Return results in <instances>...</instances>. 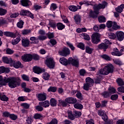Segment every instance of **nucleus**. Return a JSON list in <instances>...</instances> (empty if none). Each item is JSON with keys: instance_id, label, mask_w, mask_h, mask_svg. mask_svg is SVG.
Here are the masks:
<instances>
[{"instance_id": "64", "label": "nucleus", "mask_w": 124, "mask_h": 124, "mask_svg": "<svg viewBox=\"0 0 124 124\" xmlns=\"http://www.w3.org/2000/svg\"><path fill=\"white\" fill-rule=\"evenodd\" d=\"M117 90L120 93H124V86H121L120 87H118V89H117Z\"/></svg>"}, {"instance_id": "2", "label": "nucleus", "mask_w": 124, "mask_h": 124, "mask_svg": "<svg viewBox=\"0 0 124 124\" xmlns=\"http://www.w3.org/2000/svg\"><path fill=\"white\" fill-rule=\"evenodd\" d=\"M60 62L63 65H67V64H72L73 66L78 67L79 66V60L78 59H73L72 57L69 58L68 60L64 57L60 59Z\"/></svg>"}, {"instance_id": "63", "label": "nucleus", "mask_w": 124, "mask_h": 124, "mask_svg": "<svg viewBox=\"0 0 124 124\" xmlns=\"http://www.w3.org/2000/svg\"><path fill=\"white\" fill-rule=\"evenodd\" d=\"M49 42L51 44V45H52V46H54V45H56L57 44V41H56V40L54 39H50Z\"/></svg>"}, {"instance_id": "6", "label": "nucleus", "mask_w": 124, "mask_h": 124, "mask_svg": "<svg viewBox=\"0 0 124 124\" xmlns=\"http://www.w3.org/2000/svg\"><path fill=\"white\" fill-rule=\"evenodd\" d=\"M45 63L49 68L53 69L55 67V61L51 57L46 58Z\"/></svg>"}, {"instance_id": "20", "label": "nucleus", "mask_w": 124, "mask_h": 124, "mask_svg": "<svg viewBox=\"0 0 124 124\" xmlns=\"http://www.w3.org/2000/svg\"><path fill=\"white\" fill-rule=\"evenodd\" d=\"M20 2L22 6L28 7V6H30V3L31 1L29 0H21Z\"/></svg>"}, {"instance_id": "11", "label": "nucleus", "mask_w": 124, "mask_h": 124, "mask_svg": "<svg viewBox=\"0 0 124 124\" xmlns=\"http://www.w3.org/2000/svg\"><path fill=\"white\" fill-rule=\"evenodd\" d=\"M37 97L39 101H44V100H46V98H47L46 93H39Z\"/></svg>"}, {"instance_id": "17", "label": "nucleus", "mask_w": 124, "mask_h": 124, "mask_svg": "<svg viewBox=\"0 0 124 124\" xmlns=\"http://www.w3.org/2000/svg\"><path fill=\"white\" fill-rule=\"evenodd\" d=\"M2 61L5 63H10L11 65L12 62H13V60L11 58H9L6 57L2 58Z\"/></svg>"}, {"instance_id": "10", "label": "nucleus", "mask_w": 124, "mask_h": 124, "mask_svg": "<svg viewBox=\"0 0 124 124\" xmlns=\"http://www.w3.org/2000/svg\"><path fill=\"white\" fill-rule=\"evenodd\" d=\"M108 47H109V45L104 43H101L97 46L98 49L100 50L103 49L104 52H106V50L108 49Z\"/></svg>"}, {"instance_id": "38", "label": "nucleus", "mask_w": 124, "mask_h": 124, "mask_svg": "<svg viewBox=\"0 0 124 124\" xmlns=\"http://www.w3.org/2000/svg\"><path fill=\"white\" fill-rule=\"evenodd\" d=\"M16 26L17 28H19V29H22L23 26H24V21L23 20H21L18 22H17Z\"/></svg>"}, {"instance_id": "49", "label": "nucleus", "mask_w": 124, "mask_h": 124, "mask_svg": "<svg viewBox=\"0 0 124 124\" xmlns=\"http://www.w3.org/2000/svg\"><path fill=\"white\" fill-rule=\"evenodd\" d=\"M49 25L50 26L51 28H52L53 29H56V28H57V24L55 22L50 21Z\"/></svg>"}, {"instance_id": "40", "label": "nucleus", "mask_w": 124, "mask_h": 124, "mask_svg": "<svg viewBox=\"0 0 124 124\" xmlns=\"http://www.w3.org/2000/svg\"><path fill=\"white\" fill-rule=\"evenodd\" d=\"M75 118H80L82 116V113L78 111H75L74 114Z\"/></svg>"}, {"instance_id": "13", "label": "nucleus", "mask_w": 124, "mask_h": 124, "mask_svg": "<svg viewBox=\"0 0 124 124\" xmlns=\"http://www.w3.org/2000/svg\"><path fill=\"white\" fill-rule=\"evenodd\" d=\"M65 101L69 104H74L77 102V100L73 97H68L65 99Z\"/></svg>"}, {"instance_id": "23", "label": "nucleus", "mask_w": 124, "mask_h": 124, "mask_svg": "<svg viewBox=\"0 0 124 124\" xmlns=\"http://www.w3.org/2000/svg\"><path fill=\"white\" fill-rule=\"evenodd\" d=\"M21 41V36L19 35L17 38H16L15 40H13L12 41V44L13 45H16L17 44L20 42Z\"/></svg>"}, {"instance_id": "31", "label": "nucleus", "mask_w": 124, "mask_h": 124, "mask_svg": "<svg viewBox=\"0 0 124 124\" xmlns=\"http://www.w3.org/2000/svg\"><path fill=\"white\" fill-rule=\"evenodd\" d=\"M101 94L104 98H108V97H110V95H111V93L106 91L103 92Z\"/></svg>"}, {"instance_id": "22", "label": "nucleus", "mask_w": 124, "mask_h": 124, "mask_svg": "<svg viewBox=\"0 0 124 124\" xmlns=\"http://www.w3.org/2000/svg\"><path fill=\"white\" fill-rule=\"evenodd\" d=\"M97 15H98V14H95V13H94V11L93 12V10H91L89 13V16L90 18H93V19H95L97 18Z\"/></svg>"}, {"instance_id": "27", "label": "nucleus", "mask_w": 124, "mask_h": 124, "mask_svg": "<svg viewBox=\"0 0 124 124\" xmlns=\"http://www.w3.org/2000/svg\"><path fill=\"white\" fill-rule=\"evenodd\" d=\"M93 48L90 47L89 46H86L85 47V52L87 54H93Z\"/></svg>"}, {"instance_id": "16", "label": "nucleus", "mask_w": 124, "mask_h": 124, "mask_svg": "<svg viewBox=\"0 0 124 124\" xmlns=\"http://www.w3.org/2000/svg\"><path fill=\"white\" fill-rule=\"evenodd\" d=\"M4 35H5V36L12 37V38H15V37H16V34L10 31L4 32Z\"/></svg>"}, {"instance_id": "52", "label": "nucleus", "mask_w": 124, "mask_h": 124, "mask_svg": "<svg viewBox=\"0 0 124 124\" xmlns=\"http://www.w3.org/2000/svg\"><path fill=\"white\" fill-rule=\"evenodd\" d=\"M106 26L108 29L111 28L113 26V22L112 21H108L106 23Z\"/></svg>"}, {"instance_id": "29", "label": "nucleus", "mask_w": 124, "mask_h": 124, "mask_svg": "<svg viewBox=\"0 0 124 124\" xmlns=\"http://www.w3.org/2000/svg\"><path fill=\"white\" fill-rule=\"evenodd\" d=\"M79 3L80 6L83 5V4H86V5H93V2L91 1H84L79 2Z\"/></svg>"}, {"instance_id": "62", "label": "nucleus", "mask_w": 124, "mask_h": 124, "mask_svg": "<svg viewBox=\"0 0 124 124\" xmlns=\"http://www.w3.org/2000/svg\"><path fill=\"white\" fill-rule=\"evenodd\" d=\"M86 124H94V121L93 119L86 120Z\"/></svg>"}, {"instance_id": "3", "label": "nucleus", "mask_w": 124, "mask_h": 124, "mask_svg": "<svg viewBox=\"0 0 124 124\" xmlns=\"http://www.w3.org/2000/svg\"><path fill=\"white\" fill-rule=\"evenodd\" d=\"M114 72V66L112 64L105 66L104 68L100 69L97 73V75H108L110 73Z\"/></svg>"}, {"instance_id": "24", "label": "nucleus", "mask_w": 124, "mask_h": 124, "mask_svg": "<svg viewBox=\"0 0 124 124\" xmlns=\"http://www.w3.org/2000/svg\"><path fill=\"white\" fill-rule=\"evenodd\" d=\"M68 114V118L70 120H71L72 121H73V120H75V116L74 115H73V113H72V111L68 110L67 111Z\"/></svg>"}, {"instance_id": "59", "label": "nucleus", "mask_w": 124, "mask_h": 124, "mask_svg": "<svg viewBox=\"0 0 124 124\" xmlns=\"http://www.w3.org/2000/svg\"><path fill=\"white\" fill-rule=\"evenodd\" d=\"M4 24L7 25V21L5 19H0V26Z\"/></svg>"}, {"instance_id": "58", "label": "nucleus", "mask_w": 124, "mask_h": 124, "mask_svg": "<svg viewBox=\"0 0 124 124\" xmlns=\"http://www.w3.org/2000/svg\"><path fill=\"white\" fill-rule=\"evenodd\" d=\"M0 98L2 101H8V97H6L5 95H2Z\"/></svg>"}, {"instance_id": "61", "label": "nucleus", "mask_w": 124, "mask_h": 124, "mask_svg": "<svg viewBox=\"0 0 124 124\" xmlns=\"http://www.w3.org/2000/svg\"><path fill=\"white\" fill-rule=\"evenodd\" d=\"M108 102V101H102L101 104V107L102 108L103 107H106V105L107 104V103Z\"/></svg>"}, {"instance_id": "25", "label": "nucleus", "mask_w": 124, "mask_h": 124, "mask_svg": "<svg viewBox=\"0 0 124 124\" xmlns=\"http://www.w3.org/2000/svg\"><path fill=\"white\" fill-rule=\"evenodd\" d=\"M85 81L87 84H88L89 85H90L91 86L92 85H93V83H94L93 79H92L90 77L87 78L85 79Z\"/></svg>"}, {"instance_id": "41", "label": "nucleus", "mask_w": 124, "mask_h": 124, "mask_svg": "<svg viewBox=\"0 0 124 124\" xmlns=\"http://www.w3.org/2000/svg\"><path fill=\"white\" fill-rule=\"evenodd\" d=\"M43 78L46 80H49L50 79V75L47 73H45L43 75Z\"/></svg>"}, {"instance_id": "54", "label": "nucleus", "mask_w": 124, "mask_h": 124, "mask_svg": "<svg viewBox=\"0 0 124 124\" xmlns=\"http://www.w3.org/2000/svg\"><path fill=\"white\" fill-rule=\"evenodd\" d=\"M42 106L38 105L35 107L36 110L37 111H39V112H41V111H43V107H42Z\"/></svg>"}, {"instance_id": "43", "label": "nucleus", "mask_w": 124, "mask_h": 124, "mask_svg": "<svg viewBox=\"0 0 124 124\" xmlns=\"http://www.w3.org/2000/svg\"><path fill=\"white\" fill-rule=\"evenodd\" d=\"M74 106L76 109H79L80 110L83 109V105L81 104L77 103Z\"/></svg>"}, {"instance_id": "44", "label": "nucleus", "mask_w": 124, "mask_h": 124, "mask_svg": "<svg viewBox=\"0 0 124 124\" xmlns=\"http://www.w3.org/2000/svg\"><path fill=\"white\" fill-rule=\"evenodd\" d=\"M67 45L70 48V49L72 50V51H74L75 50V47L73 46L72 44L69 42H66Z\"/></svg>"}, {"instance_id": "33", "label": "nucleus", "mask_w": 124, "mask_h": 124, "mask_svg": "<svg viewBox=\"0 0 124 124\" xmlns=\"http://www.w3.org/2000/svg\"><path fill=\"white\" fill-rule=\"evenodd\" d=\"M117 83L119 86H124V81L123 79L121 78H118L116 80Z\"/></svg>"}, {"instance_id": "30", "label": "nucleus", "mask_w": 124, "mask_h": 124, "mask_svg": "<svg viewBox=\"0 0 124 124\" xmlns=\"http://www.w3.org/2000/svg\"><path fill=\"white\" fill-rule=\"evenodd\" d=\"M50 104L52 107H55L57 106V101L55 98H51L50 100Z\"/></svg>"}, {"instance_id": "32", "label": "nucleus", "mask_w": 124, "mask_h": 124, "mask_svg": "<svg viewBox=\"0 0 124 124\" xmlns=\"http://www.w3.org/2000/svg\"><path fill=\"white\" fill-rule=\"evenodd\" d=\"M68 8L70 11H72L73 12H75L77 10H78V7L74 5L70 6L68 7Z\"/></svg>"}, {"instance_id": "15", "label": "nucleus", "mask_w": 124, "mask_h": 124, "mask_svg": "<svg viewBox=\"0 0 124 124\" xmlns=\"http://www.w3.org/2000/svg\"><path fill=\"white\" fill-rule=\"evenodd\" d=\"M33 70L34 73H36L37 74H40V73L45 72V70H42L40 67L37 66H34L33 68Z\"/></svg>"}, {"instance_id": "55", "label": "nucleus", "mask_w": 124, "mask_h": 124, "mask_svg": "<svg viewBox=\"0 0 124 124\" xmlns=\"http://www.w3.org/2000/svg\"><path fill=\"white\" fill-rule=\"evenodd\" d=\"M118 97H119V95H118V94H113L111 96L110 99H111V100H117V99H118Z\"/></svg>"}, {"instance_id": "50", "label": "nucleus", "mask_w": 124, "mask_h": 124, "mask_svg": "<svg viewBox=\"0 0 124 124\" xmlns=\"http://www.w3.org/2000/svg\"><path fill=\"white\" fill-rule=\"evenodd\" d=\"M91 85L86 83L84 84L83 89L85 91H89V90H90V87H91Z\"/></svg>"}, {"instance_id": "1", "label": "nucleus", "mask_w": 124, "mask_h": 124, "mask_svg": "<svg viewBox=\"0 0 124 124\" xmlns=\"http://www.w3.org/2000/svg\"><path fill=\"white\" fill-rule=\"evenodd\" d=\"M3 82L4 83H2L3 86L6 85V83H9V87H10L11 89H14L16 88L17 86L20 85L21 80L20 79V78L10 77L6 78V77H4L3 78Z\"/></svg>"}, {"instance_id": "37", "label": "nucleus", "mask_w": 124, "mask_h": 124, "mask_svg": "<svg viewBox=\"0 0 124 124\" xmlns=\"http://www.w3.org/2000/svg\"><path fill=\"white\" fill-rule=\"evenodd\" d=\"M59 104L58 105H62L63 106V107H65L67 106V103H66V102L62 100H59Z\"/></svg>"}, {"instance_id": "8", "label": "nucleus", "mask_w": 124, "mask_h": 124, "mask_svg": "<svg viewBox=\"0 0 124 124\" xmlns=\"http://www.w3.org/2000/svg\"><path fill=\"white\" fill-rule=\"evenodd\" d=\"M21 59L23 62H31L32 60V56L31 54H25L21 57Z\"/></svg>"}, {"instance_id": "4", "label": "nucleus", "mask_w": 124, "mask_h": 124, "mask_svg": "<svg viewBox=\"0 0 124 124\" xmlns=\"http://www.w3.org/2000/svg\"><path fill=\"white\" fill-rule=\"evenodd\" d=\"M106 6H107V3L105 1H103L102 4H99L98 5L95 4L93 6L94 13L99 14V10L102 9H104Z\"/></svg>"}, {"instance_id": "12", "label": "nucleus", "mask_w": 124, "mask_h": 124, "mask_svg": "<svg viewBox=\"0 0 124 124\" xmlns=\"http://www.w3.org/2000/svg\"><path fill=\"white\" fill-rule=\"evenodd\" d=\"M11 66H14L15 68H19V67H23V65L20 62H15V61H13V62L11 63Z\"/></svg>"}, {"instance_id": "45", "label": "nucleus", "mask_w": 124, "mask_h": 124, "mask_svg": "<svg viewBox=\"0 0 124 124\" xmlns=\"http://www.w3.org/2000/svg\"><path fill=\"white\" fill-rule=\"evenodd\" d=\"M101 58H102V59H104V60H106V61H111V57L106 54H104L102 55Z\"/></svg>"}, {"instance_id": "9", "label": "nucleus", "mask_w": 124, "mask_h": 124, "mask_svg": "<svg viewBox=\"0 0 124 124\" xmlns=\"http://www.w3.org/2000/svg\"><path fill=\"white\" fill-rule=\"evenodd\" d=\"M116 38L119 41H123L124 38V33L123 31H117L116 33Z\"/></svg>"}, {"instance_id": "34", "label": "nucleus", "mask_w": 124, "mask_h": 124, "mask_svg": "<svg viewBox=\"0 0 124 124\" xmlns=\"http://www.w3.org/2000/svg\"><path fill=\"white\" fill-rule=\"evenodd\" d=\"M98 20L99 23H105L106 21V18H105V16H99L98 17Z\"/></svg>"}, {"instance_id": "60", "label": "nucleus", "mask_w": 124, "mask_h": 124, "mask_svg": "<svg viewBox=\"0 0 124 124\" xmlns=\"http://www.w3.org/2000/svg\"><path fill=\"white\" fill-rule=\"evenodd\" d=\"M108 93L112 94V93H116V89L113 88H108Z\"/></svg>"}, {"instance_id": "18", "label": "nucleus", "mask_w": 124, "mask_h": 124, "mask_svg": "<svg viewBox=\"0 0 124 124\" xmlns=\"http://www.w3.org/2000/svg\"><path fill=\"white\" fill-rule=\"evenodd\" d=\"M39 105L43 106V107H44L45 108H47V107H49V106H50V103L49 101L46 100L44 102H39Z\"/></svg>"}, {"instance_id": "56", "label": "nucleus", "mask_w": 124, "mask_h": 124, "mask_svg": "<svg viewBox=\"0 0 124 124\" xmlns=\"http://www.w3.org/2000/svg\"><path fill=\"white\" fill-rule=\"evenodd\" d=\"M58 8V7L57 6V4L55 3H52L50 6V9L51 10H56Z\"/></svg>"}, {"instance_id": "42", "label": "nucleus", "mask_w": 124, "mask_h": 124, "mask_svg": "<svg viewBox=\"0 0 124 124\" xmlns=\"http://www.w3.org/2000/svg\"><path fill=\"white\" fill-rule=\"evenodd\" d=\"M6 13H7V10H6V9L0 8V16H3L4 15H5Z\"/></svg>"}, {"instance_id": "48", "label": "nucleus", "mask_w": 124, "mask_h": 124, "mask_svg": "<svg viewBox=\"0 0 124 124\" xmlns=\"http://www.w3.org/2000/svg\"><path fill=\"white\" fill-rule=\"evenodd\" d=\"M113 26H112L113 30H114L116 31V30H117L118 29H120V28H121L120 26H119L117 24V22H113Z\"/></svg>"}, {"instance_id": "35", "label": "nucleus", "mask_w": 124, "mask_h": 124, "mask_svg": "<svg viewBox=\"0 0 124 124\" xmlns=\"http://www.w3.org/2000/svg\"><path fill=\"white\" fill-rule=\"evenodd\" d=\"M57 88L56 87L50 86L47 90V92H51L52 93H56Z\"/></svg>"}, {"instance_id": "53", "label": "nucleus", "mask_w": 124, "mask_h": 124, "mask_svg": "<svg viewBox=\"0 0 124 124\" xmlns=\"http://www.w3.org/2000/svg\"><path fill=\"white\" fill-rule=\"evenodd\" d=\"M78 47L81 49V50H85V45L83 43H79L78 45Z\"/></svg>"}, {"instance_id": "46", "label": "nucleus", "mask_w": 124, "mask_h": 124, "mask_svg": "<svg viewBox=\"0 0 124 124\" xmlns=\"http://www.w3.org/2000/svg\"><path fill=\"white\" fill-rule=\"evenodd\" d=\"M21 77L24 81H27L28 82L30 81V77H29V76H27V75L23 74L21 76Z\"/></svg>"}, {"instance_id": "26", "label": "nucleus", "mask_w": 124, "mask_h": 124, "mask_svg": "<svg viewBox=\"0 0 124 124\" xmlns=\"http://www.w3.org/2000/svg\"><path fill=\"white\" fill-rule=\"evenodd\" d=\"M56 27H57L58 30H59L60 31L62 30L65 28V26L61 22L58 23L56 25Z\"/></svg>"}, {"instance_id": "28", "label": "nucleus", "mask_w": 124, "mask_h": 124, "mask_svg": "<svg viewBox=\"0 0 124 124\" xmlns=\"http://www.w3.org/2000/svg\"><path fill=\"white\" fill-rule=\"evenodd\" d=\"M74 19L76 24H80L81 22V16L79 15H76L74 16Z\"/></svg>"}, {"instance_id": "7", "label": "nucleus", "mask_w": 124, "mask_h": 124, "mask_svg": "<svg viewBox=\"0 0 124 124\" xmlns=\"http://www.w3.org/2000/svg\"><path fill=\"white\" fill-rule=\"evenodd\" d=\"M59 53L60 56L62 57H67L70 54V50L67 47H64L62 50L59 51Z\"/></svg>"}, {"instance_id": "57", "label": "nucleus", "mask_w": 124, "mask_h": 124, "mask_svg": "<svg viewBox=\"0 0 124 124\" xmlns=\"http://www.w3.org/2000/svg\"><path fill=\"white\" fill-rule=\"evenodd\" d=\"M21 106L23 107L24 109H29L30 108V105L27 103L21 104Z\"/></svg>"}, {"instance_id": "19", "label": "nucleus", "mask_w": 124, "mask_h": 124, "mask_svg": "<svg viewBox=\"0 0 124 124\" xmlns=\"http://www.w3.org/2000/svg\"><path fill=\"white\" fill-rule=\"evenodd\" d=\"M22 45L24 47H28L30 45V40L29 39H22L21 40Z\"/></svg>"}, {"instance_id": "39", "label": "nucleus", "mask_w": 124, "mask_h": 124, "mask_svg": "<svg viewBox=\"0 0 124 124\" xmlns=\"http://www.w3.org/2000/svg\"><path fill=\"white\" fill-rule=\"evenodd\" d=\"M29 13V11L26 10H22L20 13V15L21 16H28V14Z\"/></svg>"}, {"instance_id": "51", "label": "nucleus", "mask_w": 124, "mask_h": 124, "mask_svg": "<svg viewBox=\"0 0 124 124\" xmlns=\"http://www.w3.org/2000/svg\"><path fill=\"white\" fill-rule=\"evenodd\" d=\"M108 37L110 39H115L116 38V35L114 33L110 32L108 33Z\"/></svg>"}, {"instance_id": "14", "label": "nucleus", "mask_w": 124, "mask_h": 124, "mask_svg": "<svg viewBox=\"0 0 124 124\" xmlns=\"http://www.w3.org/2000/svg\"><path fill=\"white\" fill-rule=\"evenodd\" d=\"M113 52H112L111 53V55L112 56H117V57H121V56H122L123 53L120 52L118 48H115L113 49Z\"/></svg>"}, {"instance_id": "47", "label": "nucleus", "mask_w": 124, "mask_h": 124, "mask_svg": "<svg viewBox=\"0 0 124 124\" xmlns=\"http://www.w3.org/2000/svg\"><path fill=\"white\" fill-rule=\"evenodd\" d=\"M9 118L11 119V120H12V121H16L18 118V116L14 114H11Z\"/></svg>"}, {"instance_id": "21", "label": "nucleus", "mask_w": 124, "mask_h": 124, "mask_svg": "<svg viewBox=\"0 0 124 124\" xmlns=\"http://www.w3.org/2000/svg\"><path fill=\"white\" fill-rule=\"evenodd\" d=\"M124 4H121L120 6L115 8V11L118 13H122L124 10Z\"/></svg>"}, {"instance_id": "5", "label": "nucleus", "mask_w": 124, "mask_h": 124, "mask_svg": "<svg viewBox=\"0 0 124 124\" xmlns=\"http://www.w3.org/2000/svg\"><path fill=\"white\" fill-rule=\"evenodd\" d=\"M92 42L94 44H98L100 42V34L94 33L91 36Z\"/></svg>"}, {"instance_id": "36", "label": "nucleus", "mask_w": 124, "mask_h": 124, "mask_svg": "<svg viewBox=\"0 0 124 124\" xmlns=\"http://www.w3.org/2000/svg\"><path fill=\"white\" fill-rule=\"evenodd\" d=\"M34 61H39L40 60V56L37 54H33L32 55V59Z\"/></svg>"}]
</instances>
